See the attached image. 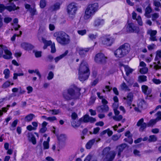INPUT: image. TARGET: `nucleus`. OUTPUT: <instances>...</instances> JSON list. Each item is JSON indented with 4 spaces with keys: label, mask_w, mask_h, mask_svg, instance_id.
<instances>
[{
    "label": "nucleus",
    "mask_w": 161,
    "mask_h": 161,
    "mask_svg": "<svg viewBox=\"0 0 161 161\" xmlns=\"http://www.w3.org/2000/svg\"><path fill=\"white\" fill-rule=\"evenodd\" d=\"M89 48H81L79 50V55L81 57H85L87 54V53L89 51Z\"/></svg>",
    "instance_id": "nucleus-23"
},
{
    "label": "nucleus",
    "mask_w": 161,
    "mask_h": 161,
    "mask_svg": "<svg viewBox=\"0 0 161 161\" xmlns=\"http://www.w3.org/2000/svg\"><path fill=\"white\" fill-rule=\"evenodd\" d=\"M108 58L102 53L96 54L94 60L97 64H104L107 62Z\"/></svg>",
    "instance_id": "nucleus-5"
},
{
    "label": "nucleus",
    "mask_w": 161,
    "mask_h": 161,
    "mask_svg": "<svg viewBox=\"0 0 161 161\" xmlns=\"http://www.w3.org/2000/svg\"><path fill=\"white\" fill-rule=\"evenodd\" d=\"M35 55L36 57L39 58L42 56V52L41 51H36L35 52Z\"/></svg>",
    "instance_id": "nucleus-61"
},
{
    "label": "nucleus",
    "mask_w": 161,
    "mask_h": 161,
    "mask_svg": "<svg viewBox=\"0 0 161 161\" xmlns=\"http://www.w3.org/2000/svg\"><path fill=\"white\" fill-rule=\"evenodd\" d=\"M46 2L45 0H41L40 1V6L41 8H44L46 6Z\"/></svg>",
    "instance_id": "nucleus-43"
},
{
    "label": "nucleus",
    "mask_w": 161,
    "mask_h": 161,
    "mask_svg": "<svg viewBox=\"0 0 161 161\" xmlns=\"http://www.w3.org/2000/svg\"><path fill=\"white\" fill-rule=\"evenodd\" d=\"M127 84L128 86H131L133 84V80L131 79H129L128 80H126Z\"/></svg>",
    "instance_id": "nucleus-60"
},
{
    "label": "nucleus",
    "mask_w": 161,
    "mask_h": 161,
    "mask_svg": "<svg viewBox=\"0 0 161 161\" xmlns=\"http://www.w3.org/2000/svg\"><path fill=\"white\" fill-rule=\"evenodd\" d=\"M53 59V57L51 55H49L47 56L46 59V61L47 62H51Z\"/></svg>",
    "instance_id": "nucleus-48"
},
{
    "label": "nucleus",
    "mask_w": 161,
    "mask_h": 161,
    "mask_svg": "<svg viewBox=\"0 0 161 161\" xmlns=\"http://www.w3.org/2000/svg\"><path fill=\"white\" fill-rule=\"evenodd\" d=\"M97 110L99 112H107L109 110V107L107 105H102L98 107Z\"/></svg>",
    "instance_id": "nucleus-21"
},
{
    "label": "nucleus",
    "mask_w": 161,
    "mask_h": 161,
    "mask_svg": "<svg viewBox=\"0 0 161 161\" xmlns=\"http://www.w3.org/2000/svg\"><path fill=\"white\" fill-rule=\"evenodd\" d=\"M42 40L43 43L44 44L47 45V46H50L52 44V42L51 41H47L44 38H42Z\"/></svg>",
    "instance_id": "nucleus-42"
},
{
    "label": "nucleus",
    "mask_w": 161,
    "mask_h": 161,
    "mask_svg": "<svg viewBox=\"0 0 161 161\" xmlns=\"http://www.w3.org/2000/svg\"><path fill=\"white\" fill-rule=\"evenodd\" d=\"M114 54L116 57L119 58L125 56L119 47L115 51Z\"/></svg>",
    "instance_id": "nucleus-20"
},
{
    "label": "nucleus",
    "mask_w": 161,
    "mask_h": 161,
    "mask_svg": "<svg viewBox=\"0 0 161 161\" xmlns=\"http://www.w3.org/2000/svg\"><path fill=\"white\" fill-rule=\"evenodd\" d=\"M19 8V7H16L15 4L11 3V5L5 7L3 4H0V13L3 12V11L6 9L9 11H14Z\"/></svg>",
    "instance_id": "nucleus-6"
},
{
    "label": "nucleus",
    "mask_w": 161,
    "mask_h": 161,
    "mask_svg": "<svg viewBox=\"0 0 161 161\" xmlns=\"http://www.w3.org/2000/svg\"><path fill=\"white\" fill-rule=\"evenodd\" d=\"M44 149H47L49 147V143L48 142L44 141L43 143Z\"/></svg>",
    "instance_id": "nucleus-54"
},
{
    "label": "nucleus",
    "mask_w": 161,
    "mask_h": 161,
    "mask_svg": "<svg viewBox=\"0 0 161 161\" xmlns=\"http://www.w3.org/2000/svg\"><path fill=\"white\" fill-rule=\"evenodd\" d=\"M21 47L25 50H31L34 48V47L31 44L25 42L22 43L21 44Z\"/></svg>",
    "instance_id": "nucleus-18"
},
{
    "label": "nucleus",
    "mask_w": 161,
    "mask_h": 161,
    "mask_svg": "<svg viewBox=\"0 0 161 161\" xmlns=\"http://www.w3.org/2000/svg\"><path fill=\"white\" fill-rule=\"evenodd\" d=\"M28 137L29 140L33 144L35 145L36 143V139L35 137L31 133H28Z\"/></svg>",
    "instance_id": "nucleus-26"
},
{
    "label": "nucleus",
    "mask_w": 161,
    "mask_h": 161,
    "mask_svg": "<svg viewBox=\"0 0 161 161\" xmlns=\"http://www.w3.org/2000/svg\"><path fill=\"white\" fill-rule=\"evenodd\" d=\"M71 123L72 126L75 128H78L81 124L80 119L77 121L75 120H71Z\"/></svg>",
    "instance_id": "nucleus-25"
},
{
    "label": "nucleus",
    "mask_w": 161,
    "mask_h": 161,
    "mask_svg": "<svg viewBox=\"0 0 161 161\" xmlns=\"http://www.w3.org/2000/svg\"><path fill=\"white\" fill-rule=\"evenodd\" d=\"M60 3L59 2H57L50 6L48 9V10L52 12L56 11L60 9Z\"/></svg>",
    "instance_id": "nucleus-16"
},
{
    "label": "nucleus",
    "mask_w": 161,
    "mask_h": 161,
    "mask_svg": "<svg viewBox=\"0 0 161 161\" xmlns=\"http://www.w3.org/2000/svg\"><path fill=\"white\" fill-rule=\"evenodd\" d=\"M133 94L132 92L128 93L126 97H124V99L126 100V103L128 106H130L133 100Z\"/></svg>",
    "instance_id": "nucleus-14"
},
{
    "label": "nucleus",
    "mask_w": 161,
    "mask_h": 161,
    "mask_svg": "<svg viewBox=\"0 0 161 161\" xmlns=\"http://www.w3.org/2000/svg\"><path fill=\"white\" fill-rule=\"evenodd\" d=\"M66 139V136L64 134L60 135L58 138V141L60 142H64Z\"/></svg>",
    "instance_id": "nucleus-35"
},
{
    "label": "nucleus",
    "mask_w": 161,
    "mask_h": 161,
    "mask_svg": "<svg viewBox=\"0 0 161 161\" xmlns=\"http://www.w3.org/2000/svg\"><path fill=\"white\" fill-rule=\"evenodd\" d=\"M157 33L156 30H148L147 31V34L150 36V40L153 41H157V40L155 36Z\"/></svg>",
    "instance_id": "nucleus-15"
},
{
    "label": "nucleus",
    "mask_w": 161,
    "mask_h": 161,
    "mask_svg": "<svg viewBox=\"0 0 161 161\" xmlns=\"http://www.w3.org/2000/svg\"><path fill=\"white\" fill-rule=\"evenodd\" d=\"M86 30H78L77 31L78 33L80 35L83 36L86 33Z\"/></svg>",
    "instance_id": "nucleus-59"
},
{
    "label": "nucleus",
    "mask_w": 161,
    "mask_h": 161,
    "mask_svg": "<svg viewBox=\"0 0 161 161\" xmlns=\"http://www.w3.org/2000/svg\"><path fill=\"white\" fill-rule=\"evenodd\" d=\"M152 11V9L150 7V5L149 4L145 9V13L144 15L147 18H150L151 17L149 14Z\"/></svg>",
    "instance_id": "nucleus-22"
},
{
    "label": "nucleus",
    "mask_w": 161,
    "mask_h": 161,
    "mask_svg": "<svg viewBox=\"0 0 161 161\" xmlns=\"http://www.w3.org/2000/svg\"><path fill=\"white\" fill-rule=\"evenodd\" d=\"M18 119L15 120L12 123L10 129L11 130H14L15 129V127L18 124Z\"/></svg>",
    "instance_id": "nucleus-33"
},
{
    "label": "nucleus",
    "mask_w": 161,
    "mask_h": 161,
    "mask_svg": "<svg viewBox=\"0 0 161 161\" xmlns=\"http://www.w3.org/2000/svg\"><path fill=\"white\" fill-rule=\"evenodd\" d=\"M53 76L54 74L53 72L50 71L48 74L47 79L49 80H51L53 78Z\"/></svg>",
    "instance_id": "nucleus-49"
},
{
    "label": "nucleus",
    "mask_w": 161,
    "mask_h": 161,
    "mask_svg": "<svg viewBox=\"0 0 161 161\" xmlns=\"http://www.w3.org/2000/svg\"><path fill=\"white\" fill-rule=\"evenodd\" d=\"M161 58V50H158L156 52V55L155 58V61H157Z\"/></svg>",
    "instance_id": "nucleus-34"
},
{
    "label": "nucleus",
    "mask_w": 161,
    "mask_h": 161,
    "mask_svg": "<svg viewBox=\"0 0 161 161\" xmlns=\"http://www.w3.org/2000/svg\"><path fill=\"white\" fill-rule=\"evenodd\" d=\"M142 88L143 92L145 94L148 95L151 92V91H148V92L147 91L148 89V87L147 86L145 85H142Z\"/></svg>",
    "instance_id": "nucleus-30"
},
{
    "label": "nucleus",
    "mask_w": 161,
    "mask_h": 161,
    "mask_svg": "<svg viewBox=\"0 0 161 161\" xmlns=\"http://www.w3.org/2000/svg\"><path fill=\"white\" fill-rule=\"evenodd\" d=\"M46 119L50 121H52L57 120V119L55 116L50 117L46 118Z\"/></svg>",
    "instance_id": "nucleus-62"
},
{
    "label": "nucleus",
    "mask_w": 161,
    "mask_h": 161,
    "mask_svg": "<svg viewBox=\"0 0 161 161\" xmlns=\"http://www.w3.org/2000/svg\"><path fill=\"white\" fill-rule=\"evenodd\" d=\"M147 81V77L145 75H140L138 77V81L139 82H142Z\"/></svg>",
    "instance_id": "nucleus-37"
},
{
    "label": "nucleus",
    "mask_w": 161,
    "mask_h": 161,
    "mask_svg": "<svg viewBox=\"0 0 161 161\" xmlns=\"http://www.w3.org/2000/svg\"><path fill=\"white\" fill-rule=\"evenodd\" d=\"M125 55L128 54L130 50V46L128 43H125L119 47Z\"/></svg>",
    "instance_id": "nucleus-13"
},
{
    "label": "nucleus",
    "mask_w": 161,
    "mask_h": 161,
    "mask_svg": "<svg viewBox=\"0 0 161 161\" xmlns=\"http://www.w3.org/2000/svg\"><path fill=\"white\" fill-rule=\"evenodd\" d=\"M48 112H51V114L52 115H56L59 114L60 112L59 110L53 109L49 110L48 111Z\"/></svg>",
    "instance_id": "nucleus-44"
},
{
    "label": "nucleus",
    "mask_w": 161,
    "mask_h": 161,
    "mask_svg": "<svg viewBox=\"0 0 161 161\" xmlns=\"http://www.w3.org/2000/svg\"><path fill=\"white\" fill-rule=\"evenodd\" d=\"M158 121L156 119H151L149 122L147 124V126H153L156 124Z\"/></svg>",
    "instance_id": "nucleus-31"
},
{
    "label": "nucleus",
    "mask_w": 161,
    "mask_h": 161,
    "mask_svg": "<svg viewBox=\"0 0 161 161\" xmlns=\"http://www.w3.org/2000/svg\"><path fill=\"white\" fill-rule=\"evenodd\" d=\"M125 70L126 71V74L127 76L131 73L133 71V69L128 66L125 68Z\"/></svg>",
    "instance_id": "nucleus-39"
},
{
    "label": "nucleus",
    "mask_w": 161,
    "mask_h": 161,
    "mask_svg": "<svg viewBox=\"0 0 161 161\" xmlns=\"http://www.w3.org/2000/svg\"><path fill=\"white\" fill-rule=\"evenodd\" d=\"M113 118L114 120L116 121H119L122 119L123 117L122 115H120L114 116Z\"/></svg>",
    "instance_id": "nucleus-41"
},
{
    "label": "nucleus",
    "mask_w": 161,
    "mask_h": 161,
    "mask_svg": "<svg viewBox=\"0 0 161 161\" xmlns=\"http://www.w3.org/2000/svg\"><path fill=\"white\" fill-rule=\"evenodd\" d=\"M30 11L32 15L33 16L34 15L36 14V10L35 7H34L33 8H30Z\"/></svg>",
    "instance_id": "nucleus-46"
},
{
    "label": "nucleus",
    "mask_w": 161,
    "mask_h": 161,
    "mask_svg": "<svg viewBox=\"0 0 161 161\" xmlns=\"http://www.w3.org/2000/svg\"><path fill=\"white\" fill-rule=\"evenodd\" d=\"M20 34L19 35L16 34H14V35L11 38V40L12 41H14L15 40V38L16 36H20L22 34V32L21 31H19Z\"/></svg>",
    "instance_id": "nucleus-50"
},
{
    "label": "nucleus",
    "mask_w": 161,
    "mask_h": 161,
    "mask_svg": "<svg viewBox=\"0 0 161 161\" xmlns=\"http://www.w3.org/2000/svg\"><path fill=\"white\" fill-rule=\"evenodd\" d=\"M128 86L125 82H123L120 85L121 90L125 91H130V89L129 88Z\"/></svg>",
    "instance_id": "nucleus-32"
},
{
    "label": "nucleus",
    "mask_w": 161,
    "mask_h": 161,
    "mask_svg": "<svg viewBox=\"0 0 161 161\" xmlns=\"http://www.w3.org/2000/svg\"><path fill=\"white\" fill-rule=\"evenodd\" d=\"M92 157V155L91 154H89L85 158V160L86 161H90Z\"/></svg>",
    "instance_id": "nucleus-64"
},
{
    "label": "nucleus",
    "mask_w": 161,
    "mask_h": 161,
    "mask_svg": "<svg viewBox=\"0 0 161 161\" xmlns=\"http://www.w3.org/2000/svg\"><path fill=\"white\" fill-rule=\"evenodd\" d=\"M4 53L5 54L3 55V57L6 59H9L11 57L12 53L10 51L7 49L4 50Z\"/></svg>",
    "instance_id": "nucleus-24"
},
{
    "label": "nucleus",
    "mask_w": 161,
    "mask_h": 161,
    "mask_svg": "<svg viewBox=\"0 0 161 161\" xmlns=\"http://www.w3.org/2000/svg\"><path fill=\"white\" fill-rule=\"evenodd\" d=\"M157 140V137L155 135H151L149 137V138L148 139V141L149 142H156Z\"/></svg>",
    "instance_id": "nucleus-36"
},
{
    "label": "nucleus",
    "mask_w": 161,
    "mask_h": 161,
    "mask_svg": "<svg viewBox=\"0 0 161 161\" xmlns=\"http://www.w3.org/2000/svg\"><path fill=\"white\" fill-rule=\"evenodd\" d=\"M104 23V20L101 19L97 18L95 19L93 23V26L95 27H98L100 25H103Z\"/></svg>",
    "instance_id": "nucleus-19"
},
{
    "label": "nucleus",
    "mask_w": 161,
    "mask_h": 161,
    "mask_svg": "<svg viewBox=\"0 0 161 161\" xmlns=\"http://www.w3.org/2000/svg\"><path fill=\"white\" fill-rule=\"evenodd\" d=\"M126 31L128 33H138L140 31L139 28L135 26L132 23H129L126 26Z\"/></svg>",
    "instance_id": "nucleus-8"
},
{
    "label": "nucleus",
    "mask_w": 161,
    "mask_h": 161,
    "mask_svg": "<svg viewBox=\"0 0 161 161\" xmlns=\"http://www.w3.org/2000/svg\"><path fill=\"white\" fill-rule=\"evenodd\" d=\"M159 17V14L158 13H154L152 14V20L153 21L155 20Z\"/></svg>",
    "instance_id": "nucleus-47"
},
{
    "label": "nucleus",
    "mask_w": 161,
    "mask_h": 161,
    "mask_svg": "<svg viewBox=\"0 0 161 161\" xmlns=\"http://www.w3.org/2000/svg\"><path fill=\"white\" fill-rule=\"evenodd\" d=\"M78 70L79 73H89V69L87 63L84 60L82 61Z\"/></svg>",
    "instance_id": "nucleus-10"
},
{
    "label": "nucleus",
    "mask_w": 161,
    "mask_h": 161,
    "mask_svg": "<svg viewBox=\"0 0 161 161\" xmlns=\"http://www.w3.org/2000/svg\"><path fill=\"white\" fill-rule=\"evenodd\" d=\"M127 146L126 143H122L116 146V151H110L111 147H107L104 148L102 152V158L104 161H113L117 153V155L120 157L121 153Z\"/></svg>",
    "instance_id": "nucleus-1"
},
{
    "label": "nucleus",
    "mask_w": 161,
    "mask_h": 161,
    "mask_svg": "<svg viewBox=\"0 0 161 161\" xmlns=\"http://www.w3.org/2000/svg\"><path fill=\"white\" fill-rule=\"evenodd\" d=\"M155 46V45L154 44H152L151 45H148L147 46V48L149 50H151L153 49Z\"/></svg>",
    "instance_id": "nucleus-63"
},
{
    "label": "nucleus",
    "mask_w": 161,
    "mask_h": 161,
    "mask_svg": "<svg viewBox=\"0 0 161 161\" xmlns=\"http://www.w3.org/2000/svg\"><path fill=\"white\" fill-rule=\"evenodd\" d=\"M68 53V51L66 50L63 54L61 55H60L54 58L55 62L57 63L62 58L65 56H66Z\"/></svg>",
    "instance_id": "nucleus-28"
},
{
    "label": "nucleus",
    "mask_w": 161,
    "mask_h": 161,
    "mask_svg": "<svg viewBox=\"0 0 161 161\" xmlns=\"http://www.w3.org/2000/svg\"><path fill=\"white\" fill-rule=\"evenodd\" d=\"M88 36L90 40L93 41L96 39L97 36V34H89Z\"/></svg>",
    "instance_id": "nucleus-40"
},
{
    "label": "nucleus",
    "mask_w": 161,
    "mask_h": 161,
    "mask_svg": "<svg viewBox=\"0 0 161 161\" xmlns=\"http://www.w3.org/2000/svg\"><path fill=\"white\" fill-rule=\"evenodd\" d=\"M121 137V135L118 136L116 135H114L113 136L112 139L114 141H117Z\"/></svg>",
    "instance_id": "nucleus-56"
},
{
    "label": "nucleus",
    "mask_w": 161,
    "mask_h": 161,
    "mask_svg": "<svg viewBox=\"0 0 161 161\" xmlns=\"http://www.w3.org/2000/svg\"><path fill=\"white\" fill-rule=\"evenodd\" d=\"M77 9L76 4L74 3H70L67 7V12L70 17L75 14Z\"/></svg>",
    "instance_id": "nucleus-9"
},
{
    "label": "nucleus",
    "mask_w": 161,
    "mask_h": 161,
    "mask_svg": "<svg viewBox=\"0 0 161 161\" xmlns=\"http://www.w3.org/2000/svg\"><path fill=\"white\" fill-rule=\"evenodd\" d=\"M5 49H7L6 47L2 45H0V57L2 56L3 53V50L4 51Z\"/></svg>",
    "instance_id": "nucleus-45"
},
{
    "label": "nucleus",
    "mask_w": 161,
    "mask_h": 161,
    "mask_svg": "<svg viewBox=\"0 0 161 161\" xmlns=\"http://www.w3.org/2000/svg\"><path fill=\"white\" fill-rule=\"evenodd\" d=\"M157 118H156L158 121L161 119V112L158 111L156 114Z\"/></svg>",
    "instance_id": "nucleus-58"
},
{
    "label": "nucleus",
    "mask_w": 161,
    "mask_h": 161,
    "mask_svg": "<svg viewBox=\"0 0 161 161\" xmlns=\"http://www.w3.org/2000/svg\"><path fill=\"white\" fill-rule=\"evenodd\" d=\"M35 117V115L32 114H30L25 116V120L27 122L31 121Z\"/></svg>",
    "instance_id": "nucleus-29"
},
{
    "label": "nucleus",
    "mask_w": 161,
    "mask_h": 161,
    "mask_svg": "<svg viewBox=\"0 0 161 161\" xmlns=\"http://www.w3.org/2000/svg\"><path fill=\"white\" fill-rule=\"evenodd\" d=\"M51 52L52 53H54L56 51V49L55 47L54 43H53L51 46Z\"/></svg>",
    "instance_id": "nucleus-52"
},
{
    "label": "nucleus",
    "mask_w": 161,
    "mask_h": 161,
    "mask_svg": "<svg viewBox=\"0 0 161 161\" xmlns=\"http://www.w3.org/2000/svg\"><path fill=\"white\" fill-rule=\"evenodd\" d=\"M96 120L95 118H93L92 117L89 116L87 114H86L84 116L80 119V123L83 122L84 123L90 122L91 123H93L96 121Z\"/></svg>",
    "instance_id": "nucleus-11"
},
{
    "label": "nucleus",
    "mask_w": 161,
    "mask_h": 161,
    "mask_svg": "<svg viewBox=\"0 0 161 161\" xmlns=\"http://www.w3.org/2000/svg\"><path fill=\"white\" fill-rule=\"evenodd\" d=\"M10 82L7 81H6L2 85V88H6L9 86L10 85Z\"/></svg>",
    "instance_id": "nucleus-53"
},
{
    "label": "nucleus",
    "mask_w": 161,
    "mask_h": 161,
    "mask_svg": "<svg viewBox=\"0 0 161 161\" xmlns=\"http://www.w3.org/2000/svg\"><path fill=\"white\" fill-rule=\"evenodd\" d=\"M53 36L56 37L58 42L61 45H66L70 42L69 36L64 32L58 31L55 32L53 34Z\"/></svg>",
    "instance_id": "nucleus-3"
},
{
    "label": "nucleus",
    "mask_w": 161,
    "mask_h": 161,
    "mask_svg": "<svg viewBox=\"0 0 161 161\" xmlns=\"http://www.w3.org/2000/svg\"><path fill=\"white\" fill-rule=\"evenodd\" d=\"M136 126L140 127L139 129V131H143L147 127V124L146 123L144 122V119L141 118L137 122Z\"/></svg>",
    "instance_id": "nucleus-12"
},
{
    "label": "nucleus",
    "mask_w": 161,
    "mask_h": 161,
    "mask_svg": "<svg viewBox=\"0 0 161 161\" xmlns=\"http://www.w3.org/2000/svg\"><path fill=\"white\" fill-rule=\"evenodd\" d=\"M102 43L107 46H111L114 42L115 39L109 36H105L102 38Z\"/></svg>",
    "instance_id": "nucleus-7"
},
{
    "label": "nucleus",
    "mask_w": 161,
    "mask_h": 161,
    "mask_svg": "<svg viewBox=\"0 0 161 161\" xmlns=\"http://www.w3.org/2000/svg\"><path fill=\"white\" fill-rule=\"evenodd\" d=\"M98 8V4L97 3L89 4L85 11L84 16V19H87L93 16L97 11Z\"/></svg>",
    "instance_id": "nucleus-4"
},
{
    "label": "nucleus",
    "mask_w": 161,
    "mask_h": 161,
    "mask_svg": "<svg viewBox=\"0 0 161 161\" xmlns=\"http://www.w3.org/2000/svg\"><path fill=\"white\" fill-rule=\"evenodd\" d=\"M3 74L5 75L4 78L7 79L9 77L10 71L8 69H5L3 71Z\"/></svg>",
    "instance_id": "nucleus-38"
},
{
    "label": "nucleus",
    "mask_w": 161,
    "mask_h": 161,
    "mask_svg": "<svg viewBox=\"0 0 161 161\" xmlns=\"http://www.w3.org/2000/svg\"><path fill=\"white\" fill-rule=\"evenodd\" d=\"M80 89L76 86H72L67 90L66 92L63 93V97L67 100L78 99L80 95Z\"/></svg>",
    "instance_id": "nucleus-2"
},
{
    "label": "nucleus",
    "mask_w": 161,
    "mask_h": 161,
    "mask_svg": "<svg viewBox=\"0 0 161 161\" xmlns=\"http://www.w3.org/2000/svg\"><path fill=\"white\" fill-rule=\"evenodd\" d=\"M71 120H75L76 119L78 118L77 114L75 113L74 112L72 113L71 115Z\"/></svg>",
    "instance_id": "nucleus-55"
},
{
    "label": "nucleus",
    "mask_w": 161,
    "mask_h": 161,
    "mask_svg": "<svg viewBox=\"0 0 161 161\" xmlns=\"http://www.w3.org/2000/svg\"><path fill=\"white\" fill-rule=\"evenodd\" d=\"M96 140L95 139H92L89 141L86 144V147L87 149H89L91 148L92 146L95 143Z\"/></svg>",
    "instance_id": "nucleus-27"
},
{
    "label": "nucleus",
    "mask_w": 161,
    "mask_h": 161,
    "mask_svg": "<svg viewBox=\"0 0 161 161\" xmlns=\"http://www.w3.org/2000/svg\"><path fill=\"white\" fill-rule=\"evenodd\" d=\"M89 75V73L79 72V79L80 81H84L88 78Z\"/></svg>",
    "instance_id": "nucleus-17"
},
{
    "label": "nucleus",
    "mask_w": 161,
    "mask_h": 161,
    "mask_svg": "<svg viewBox=\"0 0 161 161\" xmlns=\"http://www.w3.org/2000/svg\"><path fill=\"white\" fill-rule=\"evenodd\" d=\"M148 71V69L146 67H144L141 69L140 72L142 74H145Z\"/></svg>",
    "instance_id": "nucleus-51"
},
{
    "label": "nucleus",
    "mask_w": 161,
    "mask_h": 161,
    "mask_svg": "<svg viewBox=\"0 0 161 161\" xmlns=\"http://www.w3.org/2000/svg\"><path fill=\"white\" fill-rule=\"evenodd\" d=\"M12 20V18L9 17H6L4 19V21L6 23H8L10 22Z\"/></svg>",
    "instance_id": "nucleus-57"
}]
</instances>
